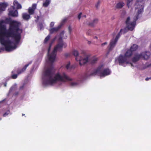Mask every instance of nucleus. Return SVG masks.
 I'll list each match as a JSON object with an SVG mask.
<instances>
[{"label": "nucleus", "instance_id": "obj_6", "mask_svg": "<svg viewBox=\"0 0 151 151\" xmlns=\"http://www.w3.org/2000/svg\"><path fill=\"white\" fill-rule=\"evenodd\" d=\"M73 55L76 57V60L77 61H79V64L81 66L86 64L88 61V58H83L81 56H79V53L78 51L74 50L72 52Z\"/></svg>", "mask_w": 151, "mask_h": 151}, {"label": "nucleus", "instance_id": "obj_15", "mask_svg": "<svg viewBox=\"0 0 151 151\" xmlns=\"http://www.w3.org/2000/svg\"><path fill=\"white\" fill-rule=\"evenodd\" d=\"M14 6L16 7L17 9H20L22 8V6L17 0H14L13 2Z\"/></svg>", "mask_w": 151, "mask_h": 151}, {"label": "nucleus", "instance_id": "obj_7", "mask_svg": "<svg viewBox=\"0 0 151 151\" xmlns=\"http://www.w3.org/2000/svg\"><path fill=\"white\" fill-rule=\"evenodd\" d=\"M9 15L14 17H17L18 16V12L14 6H12L8 9Z\"/></svg>", "mask_w": 151, "mask_h": 151}, {"label": "nucleus", "instance_id": "obj_24", "mask_svg": "<svg viewBox=\"0 0 151 151\" xmlns=\"http://www.w3.org/2000/svg\"><path fill=\"white\" fill-rule=\"evenodd\" d=\"M50 0H46L45 2L43 4V6L45 7H47L50 4Z\"/></svg>", "mask_w": 151, "mask_h": 151}, {"label": "nucleus", "instance_id": "obj_9", "mask_svg": "<svg viewBox=\"0 0 151 151\" xmlns=\"http://www.w3.org/2000/svg\"><path fill=\"white\" fill-rule=\"evenodd\" d=\"M31 63H32V62H30V63H29L28 64L26 65L22 69L18 70L17 71V74H14L12 75L11 76L12 78L13 79H15L17 78V77L18 75L24 72L26 70L27 68Z\"/></svg>", "mask_w": 151, "mask_h": 151}, {"label": "nucleus", "instance_id": "obj_32", "mask_svg": "<svg viewBox=\"0 0 151 151\" xmlns=\"http://www.w3.org/2000/svg\"><path fill=\"white\" fill-rule=\"evenodd\" d=\"M36 4H33L32 5V7L31 8H33V9H34L35 10V9L36 8Z\"/></svg>", "mask_w": 151, "mask_h": 151}, {"label": "nucleus", "instance_id": "obj_19", "mask_svg": "<svg viewBox=\"0 0 151 151\" xmlns=\"http://www.w3.org/2000/svg\"><path fill=\"white\" fill-rule=\"evenodd\" d=\"M30 14H28L27 13H24L22 14V17L24 19L28 20L30 18Z\"/></svg>", "mask_w": 151, "mask_h": 151}, {"label": "nucleus", "instance_id": "obj_33", "mask_svg": "<svg viewBox=\"0 0 151 151\" xmlns=\"http://www.w3.org/2000/svg\"><path fill=\"white\" fill-rule=\"evenodd\" d=\"M54 25V22H51L50 24V27H53Z\"/></svg>", "mask_w": 151, "mask_h": 151}, {"label": "nucleus", "instance_id": "obj_43", "mask_svg": "<svg viewBox=\"0 0 151 151\" xmlns=\"http://www.w3.org/2000/svg\"><path fill=\"white\" fill-rule=\"evenodd\" d=\"M65 55L67 57V56H68V54H66Z\"/></svg>", "mask_w": 151, "mask_h": 151}, {"label": "nucleus", "instance_id": "obj_34", "mask_svg": "<svg viewBox=\"0 0 151 151\" xmlns=\"http://www.w3.org/2000/svg\"><path fill=\"white\" fill-rule=\"evenodd\" d=\"M39 26L40 28V29H41L43 28V25L42 23H40L39 24Z\"/></svg>", "mask_w": 151, "mask_h": 151}, {"label": "nucleus", "instance_id": "obj_46", "mask_svg": "<svg viewBox=\"0 0 151 151\" xmlns=\"http://www.w3.org/2000/svg\"><path fill=\"white\" fill-rule=\"evenodd\" d=\"M87 34L88 35H89L90 34V33L88 32H87Z\"/></svg>", "mask_w": 151, "mask_h": 151}, {"label": "nucleus", "instance_id": "obj_2", "mask_svg": "<svg viewBox=\"0 0 151 151\" xmlns=\"http://www.w3.org/2000/svg\"><path fill=\"white\" fill-rule=\"evenodd\" d=\"M54 73L52 68L47 69L44 72V77L43 78V84L45 86L52 85L55 83L57 81H61L65 82L67 81H72L73 79L70 78L65 73H63L62 75L58 73L53 78Z\"/></svg>", "mask_w": 151, "mask_h": 151}, {"label": "nucleus", "instance_id": "obj_10", "mask_svg": "<svg viewBox=\"0 0 151 151\" xmlns=\"http://www.w3.org/2000/svg\"><path fill=\"white\" fill-rule=\"evenodd\" d=\"M118 40L115 38H113L111 40L109 45V48L107 54H108L115 47Z\"/></svg>", "mask_w": 151, "mask_h": 151}, {"label": "nucleus", "instance_id": "obj_27", "mask_svg": "<svg viewBox=\"0 0 151 151\" xmlns=\"http://www.w3.org/2000/svg\"><path fill=\"white\" fill-rule=\"evenodd\" d=\"M10 113V111L9 110H8L5 113H4L3 114V116H5L7 115H8V114H9Z\"/></svg>", "mask_w": 151, "mask_h": 151}, {"label": "nucleus", "instance_id": "obj_11", "mask_svg": "<svg viewBox=\"0 0 151 151\" xmlns=\"http://www.w3.org/2000/svg\"><path fill=\"white\" fill-rule=\"evenodd\" d=\"M141 58H142V55L141 53H136L132 58V61L133 63H136Z\"/></svg>", "mask_w": 151, "mask_h": 151}, {"label": "nucleus", "instance_id": "obj_35", "mask_svg": "<svg viewBox=\"0 0 151 151\" xmlns=\"http://www.w3.org/2000/svg\"><path fill=\"white\" fill-rule=\"evenodd\" d=\"M81 14H82V13L81 12L78 15V18L79 20L81 18Z\"/></svg>", "mask_w": 151, "mask_h": 151}, {"label": "nucleus", "instance_id": "obj_25", "mask_svg": "<svg viewBox=\"0 0 151 151\" xmlns=\"http://www.w3.org/2000/svg\"><path fill=\"white\" fill-rule=\"evenodd\" d=\"M50 35H49L46 37L44 41V43H46L49 40L50 38Z\"/></svg>", "mask_w": 151, "mask_h": 151}, {"label": "nucleus", "instance_id": "obj_29", "mask_svg": "<svg viewBox=\"0 0 151 151\" xmlns=\"http://www.w3.org/2000/svg\"><path fill=\"white\" fill-rule=\"evenodd\" d=\"M132 1V0H127V5L128 7L131 2Z\"/></svg>", "mask_w": 151, "mask_h": 151}, {"label": "nucleus", "instance_id": "obj_37", "mask_svg": "<svg viewBox=\"0 0 151 151\" xmlns=\"http://www.w3.org/2000/svg\"><path fill=\"white\" fill-rule=\"evenodd\" d=\"M107 44V42H105L104 43H102L101 45L103 46L104 45H106Z\"/></svg>", "mask_w": 151, "mask_h": 151}, {"label": "nucleus", "instance_id": "obj_28", "mask_svg": "<svg viewBox=\"0 0 151 151\" xmlns=\"http://www.w3.org/2000/svg\"><path fill=\"white\" fill-rule=\"evenodd\" d=\"M68 30L69 31V32L70 34L72 31V28L71 26L70 25H69L68 28Z\"/></svg>", "mask_w": 151, "mask_h": 151}, {"label": "nucleus", "instance_id": "obj_41", "mask_svg": "<svg viewBox=\"0 0 151 151\" xmlns=\"http://www.w3.org/2000/svg\"><path fill=\"white\" fill-rule=\"evenodd\" d=\"M91 43V42L90 41H88V44H90Z\"/></svg>", "mask_w": 151, "mask_h": 151}, {"label": "nucleus", "instance_id": "obj_18", "mask_svg": "<svg viewBox=\"0 0 151 151\" xmlns=\"http://www.w3.org/2000/svg\"><path fill=\"white\" fill-rule=\"evenodd\" d=\"M98 21V20L97 19H95L92 22L89 23L88 25L91 27H93L97 23Z\"/></svg>", "mask_w": 151, "mask_h": 151}, {"label": "nucleus", "instance_id": "obj_21", "mask_svg": "<svg viewBox=\"0 0 151 151\" xmlns=\"http://www.w3.org/2000/svg\"><path fill=\"white\" fill-rule=\"evenodd\" d=\"M126 29L125 28L124 29H121L119 32L118 33L117 35L116 36L115 38L118 40L119 37H120L121 35V33L123 31H124V33H125L126 32L125 31Z\"/></svg>", "mask_w": 151, "mask_h": 151}, {"label": "nucleus", "instance_id": "obj_5", "mask_svg": "<svg viewBox=\"0 0 151 151\" xmlns=\"http://www.w3.org/2000/svg\"><path fill=\"white\" fill-rule=\"evenodd\" d=\"M103 65H101L99 66L94 71L90 74V76H95L99 74L100 77H105L110 74L111 72L108 68L104 69L102 71Z\"/></svg>", "mask_w": 151, "mask_h": 151}, {"label": "nucleus", "instance_id": "obj_14", "mask_svg": "<svg viewBox=\"0 0 151 151\" xmlns=\"http://www.w3.org/2000/svg\"><path fill=\"white\" fill-rule=\"evenodd\" d=\"M133 54V52L129 49L128 50L125 54V57L126 58H129L131 57Z\"/></svg>", "mask_w": 151, "mask_h": 151}, {"label": "nucleus", "instance_id": "obj_17", "mask_svg": "<svg viewBox=\"0 0 151 151\" xmlns=\"http://www.w3.org/2000/svg\"><path fill=\"white\" fill-rule=\"evenodd\" d=\"M138 46L137 45L134 44L131 46L130 48V50L132 51L133 52L136 51L138 49Z\"/></svg>", "mask_w": 151, "mask_h": 151}, {"label": "nucleus", "instance_id": "obj_3", "mask_svg": "<svg viewBox=\"0 0 151 151\" xmlns=\"http://www.w3.org/2000/svg\"><path fill=\"white\" fill-rule=\"evenodd\" d=\"M143 0H137V2L135 4L136 6L135 9H138L137 14L136 16L134 18V20L133 22L129 23L130 17H128L127 18L126 21V24L127 25V27L128 29L129 30L132 31L134 29L136 24V21L139 19V15L141 14L144 11V4L142 3Z\"/></svg>", "mask_w": 151, "mask_h": 151}, {"label": "nucleus", "instance_id": "obj_4", "mask_svg": "<svg viewBox=\"0 0 151 151\" xmlns=\"http://www.w3.org/2000/svg\"><path fill=\"white\" fill-rule=\"evenodd\" d=\"M59 42L55 47L51 54L48 55L49 60L51 63H53L55 60L57 51L61 52L62 51L63 47L65 48L67 46L66 43L63 41L61 37L59 38Z\"/></svg>", "mask_w": 151, "mask_h": 151}, {"label": "nucleus", "instance_id": "obj_12", "mask_svg": "<svg viewBox=\"0 0 151 151\" xmlns=\"http://www.w3.org/2000/svg\"><path fill=\"white\" fill-rule=\"evenodd\" d=\"M142 55V58L145 60L148 59L150 55V53L149 52H144L141 53Z\"/></svg>", "mask_w": 151, "mask_h": 151}, {"label": "nucleus", "instance_id": "obj_42", "mask_svg": "<svg viewBox=\"0 0 151 151\" xmlns=\"http://www.w3.org/2000/svg\"><path fill=\"white\" fill-rule=\"evenodd\" d=\"M4 86L5 87H6V83H4Z\"/></svg>", "mask_w": 151, "mask_h": 151}, {"label": "nucleus", "instance_id": "obj_8", "mask_svg": "<svg viewBox=\"0 0 151 151\" xmlns=\"http://www.w3.org/2000/svg\"><path fill=\"white\" fill-rule=\"evenodd\" d=\"M117 60L120 65H122L123 63L126 62L127 64H130L132 66H133L132 63H129L128 62H127V58L122 55H120L118 57Z\"/></svg>", "mask_w": 151, "mask_h": 151}, {"label": "nucleus", "instance_id": "obj_45", "mask_svg": "<svg viewBox=\"0 0 151 151\" xmlns=\"http://www.w3.org/2000/svg\"><path fill=\"white\" fill-rule=\"evenodd\" d=\"M83 17H84L85 18L86 17V15H84Z\"/></svg>", "mask_w": 151, "mask_h": 151}, {"label": "nucleus", "instance_id": "obj_31", "mask_svg": "<svg viewBox=\"0 0 151 151\" xmlns=\"http://www.w3.org/2000/svg\"><path fill=\"white\" fill-rule=\"evenodd\" d=\"M70 63H69L68 64L66 65V68L67 69H68L70 68Z\"/></svg>", "mask_w": 151, "mask_h": 151}, {"label": "nucleus", "instance_id": "obj_1", "mask_svg": "<svg viewBox=\"0 0 151 151\" xmlns=\"http://www.w3.org/2000/svg\"><path fill=\"white\" fill-rule=\"evenodd\" d=\"M20 25V22L12 21L10 18L0 20V42L4 46L6 51H10L15 49L16 46H12V42L10 40H6L4 37H11L16 44H18L22 32V29L19 28Z\"/></svg>", "mask_w": 151, "mask_h": 151}, {"label": "nucleus", "instance_id": "obj_36", "mask_svg": "<svg viewBox=\"0 0 151 151\" xmlns=\"http://www.w3.org/2000/svg\"><path fill=\"white\" fill-rule=\"evenodd\" d=\"M67 20V19H64L62 20V23H65Z\"/></svg>", "mask_w": 151, "mask_h": 151}, {"label": "nucleus", "instance_id": "obj_22", "mask_svg": "<svg viewBox=\"0 0 151 151\" xmlns=\"http://www.w3.org/2000/svg\"><path fill=\"white\" fill-rule=\"evenodd\" d=\"M98 60V59L97 58H93L91 59L90 63L92 64H94L97 62Z\"/></svg>", "mask_w": 151, "mask_h": 151}, {"label": "nucleus", "instance_id": "obj_13", "mask_svg": "<svg viewBox=\"0 0 151 151\" xmlns=\"http://www.w3.org/2000/svg\"><path fill=\"white\" fill-rule=\"evenodd\" d=\"M62 26L59 25L58 27L52 28L50 29V32L51 34H52L55 32L58 31L61 27Z\"/></svg>", "mask_w": 151, "mask_h": 151}, {"label": "nucleus", "instance_id": "obj_23", "mask_svg": "<svg viewBox=\"0 0 151 151\" xmlns=\"http://www.w3.org/2000/svg\"><path fill=\"white\" fill-rule=\"evenodd\" d=\"M35 10L33 8H32L31 7H29L28 9V12L29 14L32 15L34 13V11Z\"/></svg>", "mask_w": 151, "mask_h": 151}, {"label": "nucleus", "instance_id": "obj_26", "mask_svg": "<svg viewBox=\"0 0 151 151\" xmlns=\"http://www.w3.org/2000/svg\"><path fill=\"white\" fill-rule=\"evenodd\" d=\"M70 85L72 86H74L78 84V83L76 82H71L70 83Z\"/></svg>", "mask_w": 151, "mask_h": 151}, {"label": "nucleus", "instance_id": "obj_16", "mask_svg": "<svg viewBox=\"0 0 151 151\" xmlns=\"http://www.w3.org/2000/svg\"><path fill=\"white\" fill-rule=\"evenodd\" d=\"M8 4L4 2L0 4V7L3 11H4L6 7L8 6Z\"/></svg>", "mask_w": 151, "mask_h": 151}, {"label": "nucleus", "instance_id": "obj_44", "mask_svg": "<svg viewBox=\"0 0 151 151\" xmlns=\"http://www.w3.org/2000/svg\"><path fill=\"white\" fill-rule=\"evenodd\" d=\"M94 38H95V39H98V37L96 36H95L94 37Z\"/></svg>", "mask_w": 151, "mask_h": 151}, {"label": "nucleus", "instance_id": "obj_40", "mask_svg": "<svg viewBox=\"0 0 151 151\" xmlns=\"http://www.w3.org/2000/svg\"><path fill=\"white\" fill-rule=\"evenodd\" d=\"M51 44L50 45V46H49V50L50 49V48L51 47ZM49 50H48V54L49 53Z\"/></svg>", "mask_w": 151, "mask_h": 151}, {"label": "nucleus", "instance_id": "obj_47", "mask_svg": "<svg viewBox=\"0 0 151 151\" xmlns=\"http://www.w3.org/2000/svg\"><path fill=\"white\" fill-rule=\"evenodd\" d=\"M18 92H17V93H16V95H17V94H18Z\"/></svg>", "mask_w": 151, "mask_h": 151}, {"label": "nucleus", "instance_id": "obj_30", "mask_svg": "<svg viewBox=\"0 0 151 151\" xmlns=\"http://www.w3.org/2000/svg\"><path fill=\"white\" fill-rule=\"evenodd\" d=\"M100 4V2L99 1L97 3L96 5V7L97 9H98L99 6V5Z\"/></svg>", "mask_w": 151, "mask_h": 151}, {"label": "nucleus", "instance_id": "obj_20", "mask_svg": "<svg viewBox=\"0 0 151 151\" xmlns=\"http://www.w3.org/2000/svg\"><path fill=\"white\" fill-rule=\"evenodd\" d=\"M124 4L123 2H119L116 4V8L117 9H121L124 6Z\"/></svg>", "mask_w": 151, "mask_h": 151}, {"label": "nucleus", "instance_id": "obj_39", "mask_svg": "<svg viewBox=\"0 0 151 151\" xmlns=\"http://www.w3.org/2000/svg\"><path fill=\"white\" fill-rule=\"evenodd\" d=\"M151 66V63L148 65H147V67H149L150 66Z\"/></svg>", "mask_w": 151, "mask_h": 151}, {"label": "nucleus", "instance_id": "obj_48", "mask_svg": "<svg viewBox=\"0 0 151 151\" xmlns=\"http://www.w3.org/2000/svg\"><path fill=\"white\" fill-rule=\"evenodd\" d=\"M63 23H62V25H61V26H62V24H63Z\"/></svg>", "mask_w": 151, "mask_h": 151}, {"label": "nucleus", "instance_id": "obj_38", "mask_svg": "<svg viewBox=\"0 0 151 151\" xmlns=\"http://www.w3.org/2000/svg\"><path fill=\"white\" fill-rule=\"evenodd\" d=\"M151 79V78H149L147 77L146 78L145 80L146 81H147L149 80V79Z\"/></svg>", "mask_w": 151, "mask_h": 151}, {"label": "nucleus", "instance_id": "obj_49", "mask_svg": "<svg viewBox=\"0 0 151 151\" xmlns=\"http://www.w3.org/2000/svg\"><path fill=\"white\" fill-rule=\"evenodd\" d=\"M24 115V114H22V115H23H23Z\"/></svg>", "mask_w": 151, "mask_h": 151}]
</instances>
